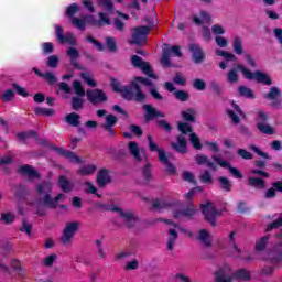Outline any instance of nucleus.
Returning <instances> with one entry per match:
<instances>
[{
    "label": "nucleus",
    "instance_id": "f257e3e1",
    "mask_svg": "<svg viewBox=\"0 0 282 282\" xmlns=\"http://www.w3.org/2000/svg\"><path fill=\"white\" fill-rule=\"evenodd\" d=\"M99 6L102 8V12H99V20L94 18V15H88L85 18H74V14H78L80 11V6L77 3H72L66 8L65 14L72 20V24L77 30H85L87 25H94L95 28H102V25H111V14H113V3L111 0H98Z\"/></svg>",
    "mask_w": 282,
    "mask_h": 282
},
{
    "label": "nucleus",
    "instance_id": "f03ea898",
    "mask_svg": "<svg viewBox=\"0 0 282 282\" xmlns=\"http://www.w3.org/2000/svg\"><path fill=\"white\" fill-rule=\"evenodd\" d=\"M144 85L145 87H149V91L151 96L154 98V100L162 101L164 100V97L158 91L155 86H153V83L151 80L144 78V77H134V79L131 82V87L129 88L127 86H122L120 82L113 80L112 87L115 91L121 93V96L126 98V100H138V102H142L147 98V95L142 93L140 87Z\"/></svg>",
    "mask_w": 282,
    "mask_h": 282
},
{
    "label": "nucleus",
    "instance_id": "7ed1b4c3",
    "mask_svg": "<svg viewBox=\"0 0 282 282\" xmlns=\"http://www.w3.org/2000/svg\"><path fill=\"white\" fill-rule=\"evenodd\" d=\"M178 131L182 133L176 138L175 142H172V148H174L177 153H186L188 141L186 140V134L189 133V142L196 151H202L203 144L202 139L197 133L193 132V128L187 122H178L177 124Z\"/></svg>",
    "mask_w": 282,
    "mask_h": 282
},
{
    "label": "nucleus",
    "instance_id": "20e7f679",
    "mask_svg": "<svg viewBox=\"0 0 282 282\" xmlns=\"http://www.w3.org/2000/svg\"><path fill=\"white\" fill-rule=\"evenodd\" d=\"M52 184L43 183L37 185L36 195L40 204L43 206H47V208H62V210H67V205H59L61 202H65V194H58L54 198H52Z\"/></svg>",
    "mask_w": 282,
    "mask_h": 282
},
{
    "label": "nucleus",
    "instance_id": "39448f33",
    "mask_svg": "<svg viewBox=\"0 0 282 282\" xmlns=\"http://www.w3.org/2000/svg\"><path fill=\"white\" fill-rule=\"evenodd\" d=\"M240 73L242 74L243 78L247 80H256V83H260L261 85L270 86L272 85V77L268 75V73L261 70H250L246 65H239Z\"/></svg>",
    "mask_w": 282,
    "mask_h": 282
},
{
    "label": "nucleus",
    "instance_id": "423d86ee",
    "mask_svg": "<svg viewBox=\"0 0 282 282\" xmlns=\"http://www.w3.org/2000/svg\"><path fill=\"white\" fill-rule=\"evenodd\" d=\"M148 142H149V150L158 153L159 161L163 164V166L165 167V171L170 175H175V165L171 164L164 149L160 148L158 143L153 142V137H148Z\"/></svg>",
    "mask_w": 282,
    "mask_h": 282
},
{
    "label": "nucleus",
    "instance_id": "0eeeda50",
    "mask_svg": "<svg viewBox=\"0 0 282 282\" xmlns=\"http://www.w3.org/2000/svg\"><path fill=\"white\" fill-rule=\"evenodd\" d=\"M148 142H149V150L158 153L159 161L163 164V166L165 167V171L170 175H175V165L171 164L164 149L160 148L158 143L153 142V137H148Z\"/></svg>",
    "mask_w": 282,
    "mask_h": 282
},
{
    "label": "nucleus",
    "instance_id": "6e6552de",
    "mask_svg": "<svg viewBox=\"0 0 282 282\" xmlns=\"http://www.w3.org/2000/svg\"><path fill=\"white\" fill-rule=\"evenodd\" d=\"M80 226H83V223L78 220H72L65 224L61 237V241L62 243H64V246H69V243L74 241V237H76V234L78 232V230H80Z\"/></svg>",
    "mask_w": 282,
    "mask_h": 282
},
{
    "label": "nucleus",
    "instance_id": "1a4fd4ad",
    "mask_svg": "<svg viewBox=\"0 0 282 282\" xmlns=\"http://www.w3.org/2000/svg\"><path fill=\"white\" fill-rule=\"evenodd\" d=\"M265 100L269 102L272 109H282V91L281 88L272 86L264 94Z\"/></svg>",
    "mask_w": 282,
    "mask_h": 282
},
{
    "label": "nucleus",
    "instance_id": "9d476101",
    "mask_svg": "<svg viewBox=\"0 0 282 282\" xmlns=\"http://www.w3.org/2000/svg\"><path fill=\"white\" fill-rule=\"evenodd\" d=\"M108 210L117 213L120 224L128 226V228H131V226H134L135 221H138V218L135 217V214H133V212H124L118 206H110Z\"/></svg>",
    "mask_w": 282,
    "mask_h": 282
},
{
    "label": "nucleus",
    "instance_id": "9b49d317",
    "mask_svg": "<svg viewBox=\"0 0 282 282\" xmlns=\"http://www.w3.org/2000/svg\"><path fill=\"white\" fill-rule=\"evenodd\" d=\"M171 56H176L177 58H182V51L180 46L169 47L167 44L163 45V55L161 57V65L163 67H171Z\"/></svg>",
    "mask_w": 282,
    "mask_h": 282
},
{
    "label": "nucleus",
    "instance_id": "f8f14e48",
    "mask_svg": "<svg viewBox=\"0 0 282 282\" xmlns=\"http://www.w3.org/2000/svg\"><path fill=\"white\" fill-rule=\"evenodd\" d=\"M151 32L149 26H139L132 30V37L130 43L133 45H142V43H147V36Z\"/></svg>",
    "mask_w": 282,
    "mask_h": 282
},
{
    "label": "nucleus",
    "instance_id": "ddd939ff",
    "mask_svg": "<svg viewBox=\"0 0 282 282\" xmlns=\"http://www.w3.org/2000/svg\"><path fill=\"white\" fill-rule=\"evenodd\" d=\"M212 160L220 166V169H228L229 173L232 175V177H236V180H241L243 177V174H241V171H239L237 167H232L230 163L227 160H224L220 155H213Z\"/></svg>",
    "mask_w": 282,
    "mask_h": 282
},
{
    "label": "nucleus",
    "instance_id": "4468645a",
    "mask_svg": "<svg viewBox=\"0 0 282 282\" xmlns=\"http://www.w3.org/2000/svg\"><path fill=\"white\" fill-rule=\"evenodd\" d=\"M55 35L58 41V43L76 46L78 45V42H76V37L73 33H66L63 31V26L55 24Z\"/></svg>",
    "mask_w": 282,
    "mask_h": 282
},
{
    "label": "nucleus",
    "instance_id": "2eb2a0df",
    "mask_svg": "<svg viewBox=\"0 0 282 282\" xmlns=\"http://www.w3.org/2000/svg\"><path fill=\"white\" fill-rule=\"evenodd\" d=\"M132 65L134 67H138V69H142L143 74H145V76H149V78H153L154 80L158 79V75L153 73V70L151 69V65H149V63L142 61V58L138 55H133L132 58Z\"/></svg>",
    "mask_w": 282,
    "mask_h": 282
},
{
    "label": "nucleus",
    "instance_id": "dca6fc26",
    "mask_svg": "<svg viewBox=\"0 0 282 282\" xmlns=\"http://www.w3.org/2000/svg\"><path fill=\"white\" fill-rule=\"evenodd\" d=\"M215 282H232V269L230 265L223 264L214 273Z\"/></svg>",
    "mask_w": 282,
    "mask_h": 282
},
{
    "label": "nucleus",
    "instance_id": "f3484780",
    "mask_svg": "<svg viewBox=\"0 0 282 282\" xmlns=\"http://www.w3.org/2000/svg\"><path fill=\"white\" fill-rule=\"evenodd\" d=\"M203 215H205V219H207L210 226H217V220L215 218L219 217V212L215 209L213 203L202 204Z\"/></svg>",
    "mask_w": 282,
    "mask_h": 282
},
{
    "label": "nucleus",
    "instance_id": "a211bd4d",
    "mask_svg": "<svg viewBox=\"0 0 282 282\" xmlns=\"http://www.w3.org/2000/svg\"><path fill=\"white\" fill-rule=\"evenodd\" d=\"M86 96L91 105H102L107 102V94L101 89L87 90Z\"/></svg>",
    "mask_w": 282,
    "mask_h": 282
},
{
    "label": "nucleus",
    "instance_id": "6ab92c4d",
    "mask_svg": "<svg viewBox=\"0 0 282 282\" xmlns=\"http://www.w3.org/2000/svg\"><path fill=\"white\" fill-rule=\"evenodd\" d=\"M215 54H216V56H221L223 58H225V61H221L218 64L220 69H223V70L228 68V62L237 61V55H235V53H232V52H228V51H225L221 48H216Z\"/></svg>",
    "mask_w": 282,
    "mask_h": 282
},
{
    "label": "nucleus",
    "instance_id": "aec40b11",
    "mask_svg": "<svg viewBox=\"0 0 282 282\" xmlns=\"http://www.w3.org/2000/svg\"><path fill=\"white\" fill-rule=\"evenodd\" d=\"M128 151L137 162L144 158V150L135 141L128 142Z\"/></svg>",
    "mask_w": 282,
    "mask_h": 282
},
{
    "label": "nucleus",
    "instance_id": "412c9836",
    "mask_svg": "<svg viewBox=\"0 0 282 282\" xmlns=\"http://www.w3.org/2000/svg\"><path fill=\"white\" fill-rule=\"evenodd\" d=\"M232 109L227 110V116L231 119L234 124H239L241 122V118H246V115L241 112V108L236 104H231Z\"/></svg>",
    "mask_w": 282,
    "mask_h": 282
},
{
    "label": "nucleus",
    "instance_id": "4be33fe9",
    "mask_svg": "<svg viewBox=\"0 0 282 282\" xmlns=\"http://www.w3.org/2000/svg\"><path fill=\"white\" fill-rule=\"evenodd\" d=\"M189 52L192 53V61L196 65H199V63H204V58H206V56L204 55V51L200 48L199 45L191 44Z\"/></svg>",
    "mask_w": 282,
    "mask_h": 282
},
{
    "label": "nucleus",
    "instance_id": "5701e85b",
    "mask_svg": "<svg viewBox=\"0 0 282 282\" xmlns=\"http://www.w3.org/2000/svg\"><path fill=\"white\" fill-rule=\"evenodd\" d=\"M196 239L200 241L205 248H210V246H213V235L207 229L198 230Z\"/></svg>",
    "mask_w": 282,
    "mask_h": 282
},
{
    "label": "nucleus",
    "instance_id": "b1692460",
    "mask_svg": "<svg viewBox=\"0 0 282 282\" xmlns=\"http://www.w3.org/2000/svg\"><path fill=\"white\" fill-rule=\"evenodd\" d=\"M66 56H68L70 61V65H73L75 69H80V64H78V58H80V53L78 52V48L73 46L68 47L66 50Z\"/></svg>",
    "mask_w": 282,
    "mask_h": 282
},
{
    "label": "nucleus",
    "instance_id": "393cba45",
    "mask_svg": "<svg viewBox=\"0 0 282 282\" xmlns=\"http://www.w3.org/2000/svg\"><path fill=\"white\" fill-rule=\"evenodd\" d=\"M231 45L236 56H243V37H241L240 35H234L231 37Z\"/></svg>",
    "mask_w": 282,
    "mask_h": 282
},
{
    "label": "nucleus",
    "instance_id": "a878e982",
    "mask_svg": "<svg viewBox=\"0 0 282 282\" xmlns=\"http://www.w3.org/2000/svg\"><path fill=\"white\" fill-rule=\"evenodd\" d=\"M195 161L199 166H207L212 171H217V164H215L212 160L210 156L205 155V154H197L195 156Z\"/></svg>",
    "mask_w": 282,
    "mask_h": 282
},
{
    "label": "nucleus",
    "instance_id": "bb28decb",
    "mask_svg": "<svg viewBox=\"0 0 282 282\" xmlns=\"http://www.w3.org/2000/svg\"><path fill=\"white\" fill-rule=\"evenodd\" d=\"M239 65H245L242 63H238L227 72V83L230 85H237L239 83V72H241V68H239Z\"/></svg>",
    "mask_w": 282,
    "mask_h": 282
},
{
    "label": "nucleus",
    "instance_id": "cd10ccee",
    "mask_svg": "<svg viewBox=\"0 0 282 282\" xmlns=\"http://www.w3.org/2000/svg\"><path fill=\"white\" fill-rule=\"evenodd\" d=\"M143 109L145 111V119L147 120H153V118H164V113L160 112L158 109H155L151 105L143 106Z\"/></svg>",
    "mask_w": 282,
    "mask_h": 282
},
{
    "label": "nucleus",
    "instance_id": "c85d7f7f",
    "mask_svg": "<svg viewBox=\"0 0 282 282\" xmlns=\"http://www.w3.org/2000/svg\"><path fill=\"white\" fill-rule=\"evenodd\" d=\"M116 14H118V17L115 18V28L119 32H123L124 31V21H129V15L124 14L120 11H116Z\"/></svg>",
    "mask_w": 282,
    "mask_h": 282
},
{
    "label": "nucleus",
    "instance_id": "c756f323",
    "mask_svg": "<svg viewBox=\"0 0 282 282\" xmlns=\"http://www.w3.org/2000/svg\"><path fill=\"white\" fill-rule=\"evenodd\" d=\"M111 182V176L109 175V171L100 170L97 174V184L98 186H105Z\"/></svg>",
    "mask_w": 282,
    "mask_h": 282
},
{
    "label": "nucleus",
    "instance_id": "7c9ffc66",
    "mask_svg": "<svg viewBox=\"0 0 282 282\" xmlns=\"http://www.w3.org/2000/svg\"><path fill=\"white\" fill-rule=\"evenodd\" d=\"M227 248L234 257H239V254H241V249H239V247H237V243L235 242V232H231L229 235V243Z\"/></svg>",
    "mask_w": 282,
    "mask_h": 282
},
{
    "label": "nucleus",
    "instance_id": "2f4dec72",
    "mask_svg": "<svg viewBox=\"0 0 282 282\" xmlns=\"http://www.w3.org/2000/svg\"><path fill=\"white\" fill-rule=\"evenodd\" d=\"M177 241V229H170L167 232V250L173 251L175 248V242Z\"/></svg>",
    "mask_w": 282,
    "mask_h": 282
},
{
    "label": "nucleus",
    "instance_id": "473e14b6",
    "mask_svg": "<svg viewBox=\"0 0 282 282\" xmlns=\"http://www.w3.org/2000/svg\"><path fill=\"white\" fill-rule=\"evenodd\" d=\"M193 20L196 25H202V23H210V21H213V18L210 17V13L206 11H200V18L194 15Z\"/></svg>",
    "mask_w": 282,
    "mask_h": 282
},
{
    "label": "nucleus",
    "instance_id": "72a5a7b5",
    "mask_svg": "<svg viewBox=\"0 0 282 282\" xmlns=\"http://www.w3.org/2000/svg\"><path fill=\"white\" fill-rule=\"evenodd\" d=\"M234 279L238 281H250L252 279V273L246 269H239L235 274Z\"/></svg>",
    "mask_w": 282,
    "mask_h": 282
},
{
    "label": "nucleus",
    "instance_id": "f704fd0d",
    "mask_svg": "<svg viewBox=\"0 0 282 282\" xmlns=\"http://www.w3.org/2000/svg\"><path fill=\"white\" fill-rule=\"evenodd\" d=\"M19 171L23 175H28V177H30L31 180H34V177H39V172H36V170H34V167H32L30 165H22L19 169Z\"/></svg>",
    "mask_w": 282,
    "mask_h": 282
},
{
    "label": "nucleus",
    "instance_id": "c9c22d12",
    "mask_svg": "<svg viewBox=\"0 0 282 282\" xmlns=\"http://www.w3.org/2000/svg\"><path fill=\"white\" fill-rule=\"evenodd\" d=\"M106 123L104 124V129H106V131H109L110 133H113V127L116 124V122H118V118H116V116L113 115H108L105 118Z\"/></svg>",
    "mask_w": 282,
    "mask_h": 282
},
{
    "label": "nucleus",
    "instance_id": "e433bc0d",
    "mask_svg": "<svg viewBox=\"0 0 282 282\" xmlns=\"http://www.w3.org/2000/svg\"><path fill=\"white\" fill-rule=\"evenodd\" d=\"M249 186H253V188H258L263 191L265 188V181L259 177L250 176L249 177Z\"/></svg>",
    "mask_w": 282,
    "mask_h": 282
},
{
    "label": "nucleus",
    "instance_id": "4c0bfd02",
    "mask_svg": "<svg viewBox=\"0 0 282 282\" xmlns=\"http://www.w3.org/2000/svg\"><path fill=\"white\" fill-rule=\"evenodd\" d=\"M65 121L70 127H78V124H80V117L78 116V113L72 112L65 117Z\"/></svg>",
    "mask_w": 282,
    "mask_h": 282
},
{
    "label": "nucleus",
    "instance_id": "58836bf2",
    "mask_svg": "<svg viewBox=\"0 0 282 282\" xmlns=\"http://www.w3.org/2000/svg\"><path fill=\"white\" fill-rule=\"evenodd\" d=\"M57 153H59V155H64V158H67L69 161L75 162L76 164L80 162V158H78L70 151L63 150L62 148H59L57 149Z\"/></svg>",
    "mask_w": 282,
    "mask_h": 282
},
{
    "label": "nucleus",
    "instance_id": "ea45409f",
    "mask_svg": "<svg viewBox=\"0 0 282 282\" xmlns=\"http://www.w3.org/2000/svg\"><path fill=\"white\" fill-rule=\"evenodd\" d=\"M78 175H94L96 173V165L89 164V165H83L78 171Z\"/></svg>",
    "mask_w": 282,
    "mask_h": 282
},
{
    "label": "nucleus",
    "instance_id": "a19ab883",
    "mask_svg": "<svg viewBox=\"0 0 282 282\" xmlns=\"http://www.w3.org/2000/svg\"><path fill=\"white\" fill-rule=\"evenodd\" d=\"M59 186H61L62 191H64V193H69V191H72V188H74V184H72V182H69L67 178H65V176L59 177Z\"/></svg>",
    "mask_w": 282,
    "mask_h": 282
},
{
    "label": "nucleus",
    "instance_id": "79ce46f5",
    "mask_svg": "<svg viewBox=\"0 0 282 282\" xmlns=\"http://www.w3.org/2000/svg\"><path fill=\"white\" fill-rule=\"evenodd\" d=\"M268 120H270V113H268L263 110L258 111V116L256 118L257 127H259V124H263V123L268 122Z\"/></svg>",
    "mask_w": 282,
    "mask_h": 282
},
{
    "label": "nucleus",
    "instance_id": "37998d69",
    "mask_svg": "<svg viewBox=\"0 0 282 282\" xmlns=\"http://www.w3.org/2000/svg\"><path fill=\"white\" fill-rule=\"evenodd\" d=\"M80 78L87 83L89 87H96V80L94 79V74L89 72H84L80 74Z\"/></svg>",
    "mask_w": 282,
    "mask_h": 282
},
{
    "label": "nucleus",
    "instance_id": "c03bdc74",
    "mask_svg": "<svg viewBox=\"0 0 282 282\" xmlns=\"http://www.w3.org/2000/svg\"><path fill=\"white\" fill-rule=\"evenodd\" d=\"M215 43L218 47L226 50V47L230 45V40H228L226 36L218 35L215 37Z\"/></svg>",
    "mask_w": 282,
    "mask_h": 282
},
{
    "label": "nucleus",
    "instance_id": "a18cd8bd",
    "mask_svg": "<svg viewBox=\"0 0 282 282\" xmlns=\"http://www.w3.org/2000/svg\"><path fill=\"white\" fill-rule=\"evenodd\" d=\"M257 128L259 131H261V133H265L267 135H274V128H272V126L268 124L267 122L259 123Z\"/></svg>",
    "mask_w": 282,
    "mask_h": 282
},
{
    "label": "nucleus",
    "instance_id": "49530a36",
    "mask_svg": "<svg viewBox=\"0 0 282 282\" xmlns=\"http://www.w3.org/2000/svg\"><path fill=\"white\" fill-rule=\"evenodd\" d=\"M269 239L270 238L268 236H263L262 238H260L256 242V252H261V251L265 250V246H268Z\"/></svg>",
    "mask_w": 282,
    "mask_h": 282
},
{
    "label": "nucleus",
    "instance_id": "de8ad7c7",
    "mask_svg": "<svg viewBox=\"0 0 282 282\" xmlns=\"http://www.w3.org/2000/svg\"><path fill=\"white\" fill-rule=\"evenodd\" d=\"M242 56L245 58V62L249 67H251V69H257V59H254V56H252V54L243 53Z\"/></svg>",
    "mask_w": 282,
    "mask_h": 282
},
{
    "label": "nucleus",
    "instance_id": "09e8293b",
    "mask_svg": "<svg viewBox=\"0 0 282 282\" xmlns=\"http://www.w3.org/2000/svg\"><path fill=\"white\" fill-rule=\"evenodd\" d=\"M212 34H214V36H224V34H226V26L221 24L212 25Z\"/></svg>",
    "mask_w": 282,
    "mask_h": 282
},
{
    "label": "nucleus",
    "instance_id": "8fccbe9b",
    "mask_svg": "<svg viewBox=\"0 0 282 282\" xmlns=\"http://www.w3.org/2000/svg\"><path fill=\"white\" fill-rule=\"evenodd\" d=\"M204 145L212 153H219V151H220L219 143H217L215 141H204Z\"/></svg>",
    "mask_w": 282,
    "mask_h": 282
},
{
    "label": "nucleus",
    "instance_id": "3c124183",
    "mask_svg": "<svg viewBox=\"0 0 282 282\" xmlns=\"http://www.w3.org/2000/svg\"><path fill=\"white\" fill-rule=\"evenodd\" d=\"M106 46L108 47L109 52H117L118 41L116 37H106Z\"/></svg>",
    "mask_w": 282,
    "mask_h": 282
},
{
    "label": "nucleus",
    "instance_id": "603ef678",
    "mask_svg": "<svg viewBox=\"0 0 282 282\" xmlns=\"http://www.w3.org/2000/svg\"><path fill=\"white\" fill-rule=\"evenodd\" d=\"M58 63H61V58L57 55H51L47 57L46 65L52 69H56L58 67Z\"/></svg>",
    "mask_w": 282,
    "mask_h": 282
},
{
    "label": "nucleus",
    "instance_id": "864d4df0",
    "mask_svg": "<svg viewBox=\"0 0 282 282\" xmlns=\"http://www.w3.org/2000/svg\"><path fill=\"white\" fill-rule=\"evenodd\" d=\"M238 91L240 96H243L245 98H254V93L252 91V89L246 86L238 87Z\"/></svg>",
    "mask_w": 282,
    "mask_h": 282
},
{
    "label": "nucleus",
    "instance_id": "5fc2aeb1",
    "mask_svg": "<svg viewBox=\"0 0 282 282\" xmlns=\"http://www.w3.org/2000/svg\"><path fill=\"white\" fill-rule=\"evenodd\" d=\"M218 182L220 184V187L223 188V191H230V188H232V182H230L229 178H226L224 176H220L218 178Z\"/></svg>",
    "mask_w": 282,
    "mask_h": 282
},
{
    "label": "nucleus",
    "instance_id": "6e6d98bb",
    "mask_svg": "<svg viewBox=\"0 0 282 282\" xmlns=\"http://www.w3.org/2000/svg\"><path fill=\"white\" fill-rule=\"evenodd\" d=\"M117 3H121L123 8H127L128 10L134 9L140 10V4L138 3V0H132L131 3H126L123 0H116Z\"/></svg>",
    "mask_w": 282,
    "mask_h": 282
},
{
    "label": "nucleus",
    "instance_id": "4d7b16f0",
    "mask_svg": "<svg viewBox=\"0 0 282 282\" xmlns=\"http://www.w3.org/2000/svg\"><path fill=\"white\" fill-rule=\"evenodd\" d=\"M34 112L36 116H54V109L52 108H35Z\"/></svg>",
    "mask_w": 282,
    "mask_h": 282
},
{
    "label": "nucleus",
    "instance_id": "13d9d810",
    "mask_svg": "<svg viewBox=\"0 0 282 282\" xmlns=\"http://www.w3.org/2000/svg\"><path fill=\"white\" fill-rule=\"evenodd\" d=\"M192 215H195V209L193 207L186 212H174V217L176 219H180L181 217H191Z\"/></svg>",
    "mask_w": 282,
    "mask_h": 282
},
{
    "label": "nucleus",
    "instance_id": "bf43d9fd",
    "mask_svg": "<svg viewBox=\"0 0 282 282\" xmlns=\"http://www.w3.org/2000/svg\"><path fill=\"white\" fill-rule=\"evenodd\" d=\"M182 116L184 120H187L188 122H195V110L188 109L186 111H183Z\"/></svg>",
    "mask_w": 282,
    "mask_h": 282
},
{
    "label": "nucleus",
    "instance_id": "052dcab7",
    "mask_svg": "<svg viewBox=\"0 0 282 282\" xmlns=\"http://www.w3.org/2000/svg\"><path fill=\"white\" fill-rule=\"evenodd\" d=\"M153 208L156 210H162V208H169V203L164 199H155L153 200Z\"/></svg>",
    "mask_w": 282,
    "mask_h": 282
},
{
    "label": "nucleus",
    "instance_id": "680f3d73",
    "mask_svg": "<svg viewBox=\"0 0 282 282\" xmlns=\"http://www.w3.org/2000/svg\"><path fill=\"white\" fill-rule=\"evenodd\" d=\"M269 260L272 261V263H282V253H276V251H271L269 253Z\"/></svg>",
    "mask_w": 282,
    "mask_h": 282
},
{
    "label": "nucleus",
    "instance_id": "e2e57ef3",
    "mask_svg": "<svg viewBox=\"0 0 282 282\" xmlns=\"http://www.w3.org/2000/svg\"><path fill=\"white\" fill-rule=\"evenodd\" d=\"M73 88L75 89V94H77V96H85V88H83V84H80V82L75 80L73 83Z\"/></svg>",
    "mask_w": 282,
    "mask_h": 282
},
{
    "label": "nucleus",
    "instance_id": "0e129e2a",
    "mask_svg": "<svg viewBox=\"0 0 282 282\" xmlns=\"http://www.w3.org/2000/svg\"><path fill=\"white\" fill-rule=\"evenodd\" d=\"M42 78H45L48 85H56V75L52 72L44 74Z\"/></svg>",
    "mask_w": 282,
    "mask_h": 282
},
{
    "label": "nucleus",
    "instance_id": "69168bd1",
    "mask_svg": "<svg viewBox=\"0 0 282 282\" xmlns=\"http://www.w3.org/2000/svg\"><path fill=\"white\" fill-rule=\"evenodd\" d=\"M72 102H73V109L75 110L83 109V98L73 97Z\"/></svg>",
    "mask_w": 282,
    "mask_h": 282
},
{
    "label": "nucleus",
    "instance_id": "338daca9",
    "mask_svg": "<svg viewBox=\"0 0 282 282\" xmlns=\"http://www.w3.org/2000/svg\"><path fill=\"white\" fill-rule=\"evenodd\" d=\"M282 226V216H280L276 220H274L272 224H270L267 227V230L270 232V230H274V228H279Z\"/></svg>",
    "mask_w": 282,
    "mask_h": 282
},
{
    "label": "nucleus",
    "instance_id": "774afa93",
    "mask_svg": "<svg viewBox=\"0 0 282 282\" xmlns=\"http://www.w3.org/2000/svg\"><path fill=\"white\" fill-rule=\"evenodd\" d=\"M54 261H56V254H51L47 256L46 258H44V265H46L47 268H50L51 265H54Z\"/></svg>",
    "mask_w": 282,
    "mask_h": 282
}]
</instances>
